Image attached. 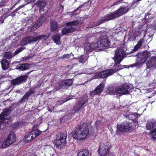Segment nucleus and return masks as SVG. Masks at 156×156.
Instances as JSON below:
<instances>
[{
	"instance_id": "f257e3e1",
	"label": "nucleus",
	"mask_w": 156,
	"mask_h": 156,
	"mask_svg": "<svg viewBox=\"0 0 156 156\" xmlns=\"http://www.w3.org/2000/svg\"><path fill=\"white\" fill-rule=\"evenodd\" d=\"M128 10L129 9L127 6H122L119 9L116 10L115 12L109 14L103 18L100 22L95 24V26L102 23L104 22L112 20L116 17L121 16L122 15L125 14Z\"/></svg>"
},
{
	"instance_id": "f03ea898",
	"label": "nucleus",
	"mask_w": 156,
	"mask_h": 156,
	"mask_svg": "<svg viewBox=\"0 0 156 156\" xmlns=\"http://www.w3.org/2000/svg\"><path fill=\"white\" fill-rule=\"evenodd\" d=\"M89 130L88 127L85 124L80 126L78 131L76 130L73 134V136L76 140H84L89 135Z\"/></svg>"
},
{
	"instance_id": "7ed1b4c3",
	"label": "nucleus",
	"mask_w": 156,
	"mask_h": 156,
	"mask_svg": "<svg viewBox=\"0 0 156 156\" xmlns=\"http://www.w3.org/2000/svg\"><path fill=\"white\" fill-rule=\"evenodd\" d=\"M125 55L124 51L122 48H118L115 51L114 59L115 64L114 68H120V69L125 68V66L119 65V63L122 60Z\"/></svg>"
},
{
	"instance_id": "20e7f679",
	"label": "nucleus",
	"mask_w": 156,
	"mask_h": 156,
	"mask_svg": "<svg viewBox=\"0 0 156 156\" xmlns=\"http://www.w3.org/2000/svg\"><path fill=\"white\" fill-rule=\"evenodd\" d=\"M10 113L8 109H4L3 112L0 115V131H2L5 127L6 124L10 121L9 117H7Z\"/></svg>"
},
{
	"instance_id": "39448f33",
	"label": "nucleus",
	"mask_w": 156,
	"mask_h": 156,
	"mask_svg": "<svg viewBox=\"0 0 156 156\" xmlns=\"http://www.w3.org/2000/svg\"><path fill=\"white\" fill-rule=\"evenodd\" d=\"M67 26L62 30L63 35L78 30L79 27V23L78 21L76 20L66 23Z\"/></svg>"
},
{
	"instance_id": "423d86ee",
	"label": "nucleus",
	"mask_w": 156,
	"mask_h": 156,
	"mask_svg": "<svg viewBox=\"0 0 156 156\" xmlns=\"http://www.w3.org/2000/svg\"><path fill=\"white\" fill-rule=\"evenodd\" d=\"M66 137L67 134L65 133L57 135L55 141V145L57 148L61 149L65 146Z\"/></svg>"
},
{
	"instance_id": "0eeeda50",
	"label": "nucleus",
	"mask_w": 156,
	"mask_h": 156,
	"mask_svg": "<svg viewBox=\"0 0 156 156\" xmlns=\"http://www.w3.org/2000/svg\"><path fill=\"white\" fill-rule=\"evenodd\" d=\"M47 37L45 35H41L37 37L30 36L24 38L20 42V44L24 45L37 41L39 39L45 40Z\"/></svg>"
},
{
	"instance_id": "6e6552de",
	"label": "nucleus",
	"mask_w": 156,
	"mask_h": 156,
	"mask_svg": "<svg viewBox=\"0 0 156 156\" xmlns=\"http://www.w3.org/2000/svg\"><path fill=\"white\" fill-rule=\"evenodd\" d=\"M132 86L126 83H124L119 86L116 87V91L117 94L121 95L128 94L131 90Z\"/></svg>"
},
{
	"instance_id": "1a4fd4ad",
	"label": "nucleus",
	"mask_w": 156,
	"mask_h": 156,
	"mask_svg": "<svg viewBox=\"0 0 156 156\" xmlns=\"http://www.w3.org/2000/svg\"><path fill=\"white\" fill-rule=\"evenodd\" d=\"M110 42L107 37L102 38L96 43L97 48L101 49V48H108L110 45Z\"/></svg>"
},
{
	"instance_id": "9d476101",
	"label": "nucleus",
	"mask_w": 156,
	"mask_h": 156,
	"mask_svg": "<svg viewBox=\"0 0 156 156\" xmlns=\"http://www.w3.org/2000/svg\"><path fill=\"white\" fill-rule=\"evenodd\" d=\"M109 144L101 143L98 150V153L101 156H108L109 149Z\"/></svg>"
},
{
	"instance_id": "9b49d317",
	"label": "nucleus",
	"mask_w": 156,
	"mask_h": 156,
	"mask_svg": "<svg viewBox=\"0 0 156 156\" xmlns=\"http://www.w3.org/2000/svg\"><path fill=\"white\" fill-rule=\"evenodd\" d=\"M41 131L38 130H33L25 135L24 140L26 142L30 141L41 134Z\"/></svg>"
},
{
	"instance_id": "f8f14e48",
	"label": "nucleus",
	"mask_w": 156,
	"mask_h": 156,
	"mask_svg": "<svg viewBox=\"0 0 156 156\" xmlns=\"http://www.w3.org/2000/svg\"><path fill=\"white\" fill-rule=\"evenodd\" d=\"M120 70V68H114L101 71L98 74V76L101 78H105L112 75L113 74Z\"/></svg>"
},
{
	"instance_id": "ddd939ff",
	"label": "nucleus",
	"mask_w": 156,
	"mask_h": 156,
	"mask_svg": "<svg viewBox=\"0 0 156 156\" xmlns=\"http://www.w3.org/2000/svg\"><path fill=\"white\" fill-rule=\"evenodd\" d=\"M149 53L147 52H144L142 54H140L138 55L139 57L136 60V66L138 65L142 64L145 62L147 59L149 57Z\"/></svg>"
},
{
	"instance_id": "4468645a",
	"label": "nucleus",
	"mask_w": 156,
	"mask_h": 156,
	"mask_svg": "<svg viewBox=\"0 0 156 156\" xmlns=\"http://www.w3.org/2000/svg\"><path fill=\"white\" fill-rule=\"evenodd\" d=\"M132 127V124L131 123H124L121 125H118L117 129L118 130L120 131L127 132L131 130Z\"/></svg>"
},
{
	"instance_id": "2eb2a0df",
	"label": "nucleus",
	"mask_w": 156,
	"mask_h": 156,
	"mask_svg": "<svg viewBox=\"0 0 156 156\" xmlns=\"http://www.w3.org/2000/svg\"><path fill=\"white\" fill-rule=\"evenodd\" d=\"M73 83L72 79L67 80L60 82L59 84V87H58L57 89H60L61 91H63L64 90L67 88V86H70Z\"/></svg>"
},
{
	"instance_id": "dca6fc26",
	"label": "nucleus",
	"mask_w": 156,
	"mask_h": 156,
	"mask_svg": "<svg viewBox=\"0 0 156 156\" xmlns=\"http://www.w3.org/2000/svg\"><path fill=\"white\" fill-rule=\"evenodd\" d=\"M46 18L45 16H41L36 22L35 23L32 27L31 30L34 31L37 28L41 26L42 23L45 22Z\"/></svg>"
},
{
	"instance_id": "f3484780",
	"label": "nucleus",
	"mask_w": 156,
	"mask_h": 156,
	"mask_svg": "<svg viewBox=\"0 0 156 156\" xmlns=\"http://www.w3.org/2000/svg\"><path fill=\"white\" fill-rule=\"evenodd\" d=\"M27 76L24 75L11 80V83L12 85H19L22 82L26 81Z\"/></svg>"
},
{
	"instance_id": "a211bd4d",
	"label": "nucleus",
	"mask_w": 156,
	"mask_h": 156,
	"mask_svg": "<svg viewBox=\"0 0 156 156\" xmlns=\"http://www.w3.org/2000/svg\"><path fill=\"white\" fill-rule=\"evenodd\" d=\"M104 86L103 83H101L91 92V95H94L100 94L103 91Z\"/></svg>"
},
{
	"instance_id": "6ab92c4d",
	"label": "nucleus",
	"mask_w": 156,
	"mask_h": 156,
	"mask_svg": "<svg viewBox=\"0 0 156 156\" xmlns=\"http://www.w3.org/2000/svg\"><path fill=\"white\" fill-rule=\"evenodd\" d=\"M87 101V100L85 99H84L83 100L81 99L80 101H78L74 106V111L77 112L79 111L81 108L84 105Z\"/></svg>"
},
{
	"instance_id": "aec40b11",
	"label": "nucleus",
	"mask_w": 156,
	"mask_h": 156,
	"mask_svg": "<svg viewBox=\"0 0 156 156\" xmlns=\"http://www.w3.org/2000/svg\"><path fill=\"white\" fill-rule=\"evenodd\" d=\"M95 46L96 43L93 42L92 44L89 43H87L84 45V50L87 52L91 51L93 50L97 49Z\"/></svg>"
},
{
	"instance_id": "412c9836",
	"label": "nucleus",
	"mask_w": 156,
	"mask_h": 156,
	"mask_svg": "<svg viewBox=\"0 0 156 156\" xmlns=\"http://www.w3.org/2000/svg\"><path fill=\"white\" fill-rule=\"evenodd\" d=\"M147 67L148 68L152 66H155L156 65V57H152L146 63Z\"/></svg>"
},
{
	"instance_id": "4be33fe9",
	"label": "nucleus",
	"mask_w": 156,
	"mask_h": 156,
	"mask_svg": "<svg viewBox=\"0 0 156 156\" xmlns=\"http://www.w3.org/2000/svg\"><path fill=\"white\" fill-rule=\"evenodd\" d=\"M7 139L11 144L13 143L16 140V137L14 134V132H11Z\"/></svg>"
},
{
	"instance_id": "5701e85b",
	"label": "nucleus",
	"mask_w": 156,
	"mask_h": 156,
	"mask_svg": "<svg viewBox=\"0 0 156 156\" xmlns=\"http://www.w3.org/2000/svg\"><path fill=\"white\" fill-rule=\"evenodd\" d=\"M16 68L17 69L23 71L28 69L30 68V66L28 63H24L18 65Z\"/></svg>"
},
{
	"instance_id": "b1692460",
	"label": "nucleus",
	"mask_w": 156,
	"mask_h": 156,
	"mask_svg": "<svg viewBox=\"0 0 156 156\" xmlns=\"http://www.w3.org/2000/svg\"><path fill=\"white\" fill-rule=\"evenodd\" d=\"M2 66L3 70H5L8 69L9 66V63L7 60L4 59L1 61Z\"/></svg>"
},
{
	"instance_id": "393cba45",
	"label": "nucleus",
	"mask_w": 156,
	"mask_h": 156,
	"mask_svg": "<svg viewBox=\"0 0 156 156\" xmlns=\"http://www.w3.org/2000/svg\"><path fill=\"white\" fill-rule=\"evenodd\" d=\"M156 127V122L154 121H149L147 123L146 128L148 130H151Z\"/></svg>"
},
{
	"instance_id": "a878e982",
	"label": "nucleus",
	"mask_w": 156,
	"mask_h": 156,
	"mask_svg": "<svg viewBox=\"0 0 156 156\" xmlns=\"http://www.w3.org/2000/svg\"><path fill=\"white\" fill-rule=\"evenodd\" d=\"M46 4V3L42 1H40L37 2L36 5L40 8V12L44 11L43 8L45 7Z\"/></svg>"
},
{
	"instance_id": "bb28decb",
	"label": "nucleus",
	"mask_w": 156,
	"mask_h": 156,
	"mask_svg": "<svg viewBox=\"0 0 156 156\" xmlns=\"http://www.w3.org/2000/svg\"><path fill=\"white\" fill-rule=\"evenodd\" d=\"M89 154L90 152L88 150L84 149L79 152L77 156H89Z\"/></svg>"
},
{
	"instance_id": "cd10ccee",
	"label": "nucleus",
	"mask_w": 156,
	"mask_h": 156,
	"mask_svg": "<svg viewBox=\"0 0 156 156\" xmlns=\"http://www.w3.org/2000/svg\"><path fill=\"white\" fill-rule=\"evenodd\" d=\"M60 35L58 34L55 35L52 37L53 40L57 44L60 42Z\"/></svg>"
},
{
	"instance_id": "c85d7f7f",
	"label": "nucleus",
	"mask_w": 156,
	"mask_h": 156,
	"mask_svg": "<svg viewBox=\"0 0 156 156\" xmlns=\"http://www.w3.org/2000/svg\"><path fill=\"white\" fill-rule=\"evenodd\" d=\"M58 27L57 23L55 21H52L51 22L50 27L51 31H56Z\"/></svg>"
},
{
	"instance_id": "c756f323",
	"label": "nucleus",
	"mask_w": 156,
	"mask_h": 156,
	"mask_svg": "<svg viewBox=\"0 0 156 156\" xmlns=\"http://www.w3.org/2000/svg\"><path fill=\"white\" fill-rule=\"evenodd\" d=\"M107 92L110 94H115V93H117L116 91V87L115 89L112 87H108L107 90Z\"/></svg>"
},
{
	"instance_id": "7c9ffc66",
	"label": "nucleus",
	"mask_w": 156,
	"mask_h": 156,
	"mask_svg": "<svg viewBox=\"0 0 156 156\" xmlns=\"http://www.w3.org/2000/svg\"><path fill=\"white\" fill-rule=\"evenodd\" d=\"M144 40L143 39H141L138 42L137 44L135 46L134 49L136 51L142 45Z\"/></svg>"
},
{
	"instance_id": "2f4dec72",
	"label": "nucleus",
	"mask_w": 156,
	"mask_h": 156,
	"mask_svg": "<svg viewBox=\"0 0 156 156\" xmlns=\"http://www.w3.org/2000/svg\"><path fill=\"white\" fill-rule=\"evenodd\" d=\"M11 144L9 141L6 139L2 144V146L1 147V148H5L9 146Z\"/></svg>"
},
{
	"instance_id": "473e14b6",
	"label": "nucleus",
	"mask_w": 156,
	"mask_h": 156,
	"mask_svg": "<svg viewBox=\"0 0 156 156\" xmlns=\"http://www.w3.org/2000/svg\"><path fill=\"white\" fill-rule=\"evenodd\" d=\"M72 117V115L71 113H67L66 115H65V116L62 119H60L61 122H64V121L63 120H65V119H66L67 120L69 119Z\"/></svg>"
},
{
	"instance_id": "72a5a7b5",
	"label": "nucleus",
	"mask_w": 156,
	"mask_h": 156,
	"mask_svg": "<svg viewBox=\"0 0 156 156\" xmlns=\"http://www.w3.org/2000/svg\"><path fill=\"white\" fill-rule=\"evenodd\" d=\"M12 57V53L9 52L8 51L5 53L4 55V57L7 59H10Z\"/></svg>"
},
{
	"instance_id": "f704fd0d",
	"label": "nucleus",
	"mask_w": 156,
	"mask_h": 156,
	"mask_svg": "<svg viewBox=\"0 0 156 156\" xmlns=\"http://www.w3.org/2000/svg\"><path fill=\"white\" fill-rule=\"evenodd\" d=\"M150 133L153 138L156 139V128L151 131Z\"/></svg>"
},
{
	"instance_id": "c9c22d12",
	"label": "nucleus",
	"mask_w": 156,
	"mask_h": 156,
	"mask_svg": "<svg viewBox=\"0 0 156 156\" xmlns=\"http://www.w3.org/2000/svg\"><path fill=\"white\" fill-rule=\"evenodd\" d=\"M88 58V55H84L83 57L81 56L79 58V62L80 63H83L85 61L87 60Z\"/></svg>"
},
{
	"instance_id": "e433bc0d",
	"label": "nucleus",
	"mask_w": 156,
	"mask_h": 156,
	"mask_svg": "<svg viewBox=\"0 0 156 156\" xmlns=\"http://www.w3.org/2000/svg\"><path fill=\"white\" fill-rule=\"evenodd\" d=\"M25 48L23 47L18 48V49H17V50L16 51H15V52L14 53L13 56H14L16 55H17L19 52H21L22 50H23Z\"/></svg>"
},
{
	"instance_id": "4c0bfd02",
	"label": "nucleus",
	"mask_w": 156,
	"mask_h": 156,
	"mask_svg": "<svg viewBox=\"0 0 156 156\" xmlns=\"http://www.w3.org/2000/svg\"><path fill=\"white\" fill-rule=\"evenodd\" d=\"M71 98H66V99H64L63 100H59V101H58V105H60L62 104L63 103L66 102L67 101L69 100Z\"/></svg>"
},
{
	"instance_id": "58836bf2",
	"label": "nucleus",
	"mask_w": 156,
	"mask_h": 156,
	"mask_svg": "<svg viewBox=\"0 0 156 156\" xmlns=\"http://www.w3.org/2000/svg\"><path fill=\"white\" fill-rule=\"evenodd\" d=\"M70 56L69 54H66L60 57L59 58L62 59H68L70 58Z\"/></svg>"
},
{
	"instance_id": "ea45409f",
	"label": "nucleus",
	"mask_w": 156,
	"mask_h": 156,
	"mask_svg": "<svg viewBox=\"0 0 156 156\" xmlns=\"http://www.w3.org/2000/svg\"><path fill=\"white\" fill-rule=\"evenodd\" d=\"M32 19V15H29L27 17H26L23 20V22H26L29 20H31Z\"/></svg>"
},
{
	"instance_id": "a19ab883",
	"label": "nucleus",
	"mask_w": 156,
	"mask_h": 156,
	"mask_svg": "<svg viewBox=\"0 0 156 156\" xmlns=\"http://www.w3.org/2000/svg\"><path fill=\"white\" fill-rule=\"evenodd\" d=\"M30 96V95H29V94L27 93L22 98V101H24L25 100V99L27 98Z\"/></svg>"
},
{
	"instance_id": "79ce46f5",
	"label": "nucleus",
	"mask_w": 156,
	"mask_h": 156,
	"mask_svg": "<svg viewBox=\"0 0 156 156\" xmlns=\"http://www.w3.org/2000/svg\"><path fill=\"white\" fill-rule=\"evenodd\" d=\"M34 89L31 88L27 93L28 94H29V95H30V96L33 93H34Z\"/></svg>"
},
{
	"instance_id": "37998d69",
	"label": "nucleus",
	"mask_w": 156,
	"mask_h": 156,
	"mask_svg": "<svg viewBox=\"0 0 156 156\" xmlns=\"http://www.w3.org/2000/svg\"><path fill=\"white\" fill-rule=\"evenodd\" d=\"M142 32H140V31H138L136 32V33L134 34V37H136L139 36L141 33Z\"/></svg>"
},
{
	"instance_id": "c03bdc74",
	"label": "nucleus",
	"mask_w": 156,
	"mask_h": 156,
	"mask_svg": "<svg viewBox=\"0 0 156 156\" xmlns=\"http://www.w3.org/2000/svg\"><path fill=\"white\" fill-rule=\"evenodd\" d=\"M5 19V17L4 16H2L0 17V24L3 23Z\"/></svg>"
},
{
	"instance_id": "a18cd8bd",
	"label": "nucleus",
	"mask_w": 156,
	"mask_h": 156,
	"mask_svg": "<svg viewBox=\"0 0 156 156\" xmlns=\"http://www.w3.org/2000/svg\"><path fill=\"white\" fill-rule=\"evenodd\" d=\"M123 0H119L118 1L115 2L113 3L114 5H117L121 3V2Z\"/></svg>"
},
{
	"instance_id": "49530a36",
	"label": "nucleus",
	"mask_w": 156,
	"mask_h": 156,
	"mask_svg": "<svg viewBox=\"0 0 156 156\" xmlns=\"http://www.w3.org/2000/svg\"><path fill=\"white\" fill-rule=\"evenodd\" d=\"M59 11L60 12H62L63 9V7L62 5H60L59 6Z\"/></svg>"
},
{
	"instance_id": "de8ad7c7",
	"label": "nucleus",
	"mask_w": 156,
	"mask_h": 156,
	"mask_svg": "<svg viewBox=\"0 0 156 156\" xmlns=\"http://www.w3.org/2000/svg\"><path fill=\"white\" fill-rule=\"evenodd\" d=\"M24 5H23V6H19L18 8H17L16 9V10L17 11H18L20 9H21L23 7Z\"/></svg>"
},
{
	"instance_id": "09e8293b",
	"label": "nucleus",
	"mask_w": 156,
	"mask_h": 156,
	"mask_svg": "<svg viewBox=\"0 0 156 156\" xmlns=\"http://www.w3.org/2000/svg\"><path fill=\"white\" fill-rule=\"evenodd\" d=\"M30 58V57H27L24 58H23V60H25V61L27 60H29Z\"/></svg>"
},
{
	"instance_id": "8fccbe9b",
	"label": "nucleus",
	"mask_w": 156,
	"mask_h": 156,
	"mask_svg": "<svg viewBox=\"0 0 156 156\" xmlns=\"http://www.w3.org/2000/svg\"><path fill=\"white\" fill-rule=\"evenodd\" d=\"M108 156H115V155L112 153H108Z\"/></svg>"
},
{
	"instance_id": "3c124183",
	"label": "nucleus",
	"mask_w": 156,
	"mask_h": 156,
	"mask_svg": "<svg viewBox=\"0 0 156 156\" xmlns=\"http://www.w3.org/2000/svg\"><path fill=\"white\" fill-rule=\"evenodd\" d=\"M82 7V5H81L75 11V12H77V11L78 10H79V9H80V8H81Z\"/></svg>"
},
{
	"instance_id": "603ef678",
	"label": "nucleus",
	"mask_w": 156,
	"mask_h": 156,
	"mask_svg": "<svg viewBox=\"0 0 156 156\" xmlns=\"http://www.w3.org/2000/svg\"><path fill=\"white\" fill-rule=\"evenodd\" d=\"M28 0H25V1L27 2V1H28Z\"/></svg>"
},
{
	"instance_id": "864d4df0",
	"label": "nucleus",
	"mask_w": 156,
	"mask_h": 156,
	"mask_svg": "<svg viewBox=\"0 0 156 156\" xmlns=\"http://www.w3.org/2000/svg\"><path fill=\"white\" fill-rule=\"evenodd\" d=\"M76 0H75V2H76Z\"/></svg>"
},
{
	"instance_id": "5fc2aeb1",
	"label": "nucleus",
	"mask_w": 156,
	"mask_h": 156,
	"mask_svg": "<svg viewBox=\"0 0 156 156\" xmlns=\"http://www.w3.org/2000/svg\"><path fill=\"white\" fill-rule=\"evenodd\" d=\"M49 111H51L49 110Z\"/></svg>"
},
{
	"instance_id": "6e6d98bb",
	"label": "nucleus",
	"mask_w": 156,
	"mask_h": 156,
	"mask_svg": "<svg viewBox=\"0 0 156 156\" xmlns=\"http://www.w3.org/2000/svg\"><path fill=\"white\" fill-rule=\"evenodd\" d=\"M1 144V143L0 142V144Z\"/></svg>"
}]
</instances>
